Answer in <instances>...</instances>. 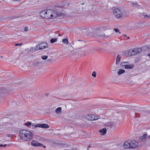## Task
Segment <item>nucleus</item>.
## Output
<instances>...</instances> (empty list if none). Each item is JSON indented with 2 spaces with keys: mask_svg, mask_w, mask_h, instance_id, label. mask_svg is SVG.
I'll return each mask as SVG.
<instances>
[{
  "mask_svg": "<svg viewBox=\"0 0 150 150\" xmlns=\"http://www.w3.org/2000/svg\"><path fill=\"white\" fill-rule=\"evenodd\" d=\"M22 45V44L21 43L16 44H15V46H19V45Z\"/></svg>",
  "mask_w": 150,
  "mask_h": 150,
  "instance_id": "obj_31",
  "label": "nucleus"
},
{
  "mask_svg": "<svg viewBox=\"0 0 150 150\" xmlns=\"http://www.w3.org/2000/svg\"><path fill=\"white\" fill-rule=\"evenodd\" d=\"M62 42L65 44H68L69 43V42L68 39L64 38L62 40Z\"/></svg>",
  "mask_w": 150,
  "mask_h": 150,
  "instance_id": "obj_18",
  "label": "nucleus"
},
{
  "mask_svg": "<svg viewBox=\"0 0 150 150\" xmlns=\"http://www.w3.org/2000/svg\"><path fill=\"white\" fill-rule=\"evenodd\" d=\"M7 146V144L3 145L2 144H0V147H6Z\"/></svg>",
  "mask_w": 150,
  "mask_h": 150,
  "instance_id": "obj_29",
  "label": "nucleus"
},
{
  "mask_svg": "<svg viewBox=\"0 0 150 150\" xmlns=\"http://www.w3.org/2000/svg\"><path fill=\"white\" fill-rule=\"evenodd\" d=\"M123 36H124L125 37H127V35H126L125 34H124L123 35Z\"/></svg>",
  "mask_w": 150,
  "mask_h": 150,
  "instance_id": "obj_36",
  "label": "nucleus"
},
{
  "mask_svg": "<svg viewBox=\"0 0 150 150\" xmlns=\"http://www.w3.org/2000/svg\"><path fill=\"white\" fill-rule=\"evenodd\" d=\"M148 56H150V54H148Z\"/></svg>",
  "mask_w": 150,
  "mask_h": 150,
  "instance_id": "obj_37",
  "label": "nucleus"
},
{
  "mask_svg": "<svg viewBox=\"0 0 150 150\" xmlns=\"http://www.w3.org/2000/svg\"><path fill=\"white\" fill-rule=\"evenodd\" d=\"M62 112V108L61 107H58L55 110V112L57 114H60Z\"/></svg>",
  "mask_w": 150,
  "mask_h": 150,
  "instance_id": "obj_15",
  "label": "nucleus"
},
{
  "mask_svg": "<svg viewBox=\"0 0 150 150\" xmlns=\"http://www.w3.org/2000/svg\"><path fill=\"white\" fill-rule=\"evenodd\" d=\"M48 57V56H42L41 57V58L43 60H46V59Z\"/></svg>",
  "mask_w": 150,
  "mask_h": 150,
  "instance_id": "obj_25",
  "label": "nucleus"
},
{
  "mask_svg": "<svg viewBox=\"0 0 150 150\" xmlns=\"http://www.w3.org/2000/svg\"><path fill=\"white\" fill-rule=\"evenodd\" d=\"M98 37L101 36L104 38H107V36H106L105 35H104L103 34H99L98 35Z\"/></svg>",
  "mask_w": 150,
  "mask_h": 150,
  "instance_id": "obj_23",
  "label": "nucleus"
},
{
  "mask_svg": "<svg viewBox=\"0 0 150 150\" xmlns=\"http://www.w3.org/2000/svg\"><path fill=\"white\" fill-rule=\"evenodd\" d=\"M114 30H115V31L116 32V33H117V32H119V33L120 34L121 33L119 32V31H120V30H119L117 28H114Z\"/></svg>",
  "mask_w": 150,
  "mask_h": 150,
  "instance_id": "obj_26",
  "label": "nucleus"
},
{
  "mask_svg": "<svg viewBox=\"0 0 150 150\" xmlns=\"http://www.w3.org/2000/svg\"><path fill=\"white\" fill-rule=\"evenodd\" d=\"M41 50L40 49H39V44L37 45L36 47L35 48V50L36 51H38L39 50Z\"/></svg>",
  "mask_w": 150,
  "mask_h": 150,
  "instance_id": "obj_27",
  "label": "nucleus"
},
{
  "mask_svg": "<svg viewBox=\"0 0 150 150\" xmlns=\"http://www.w3.org/2000/svg\"><path fill=\"white\" fill-rule=\"evenodd\" d=\"M32 126H34V124H32Z\"/></svg>",
  "mask_w": 150,
  "mask_h": 150,
  "instance_id": "obj_40",
  "label": "nucleus"
},
{
  "mask_svg": "<svg viewBox=\"0 0 150 150\" xmlns=\"http://www.w3.org/2000/svg\"><path fill=\"white\" fill-rule=\"evenodd\" d=\"M134 67V65L133 64L126 65L125 66V68L126 69H132Z\"/></svg>",
  "mask_w": 150,
  "mask_h": 150,
  "instance_id": "obj_17",
  "label": "nucleus"
},
{
  "mask_svg": "<svg viewBox=\"0 0 150 150\" xmlns=\"http://www.w3.org/2000/svg\"><path fill=\"white\" fill-rule=\"evenodd\" d=\"M123 147L125 149H131L130 148V142H125L123 144Z\"/></svg>",
  "mask_w": 150,
  "mask_h": 150,
  "instance_id": "obj_10",
  "label": "nucleus"
},
{
  "mask_svg": "<svg viewBox=\"0 0 150 150\" xmlns=\"http://www.w3.org/2000/svg\"><path fill=\"white\" fill-rule=\"evenodd\" d=\"M38 137V138H40V137Z\"/></svg>",
  "mask_w": 150,
  "mask_h": 150,
  "instance_id": "obj_41",
  "label": "nucleus"
},
{
  "mask_svg": "<svg viewBox=\"0 0 150 150\" xmlns=\"http://www.w3.org/2000/svg\"><path fill=\"white\" fill-rule=\"evenodd\" d=\"M99 132H100L102 135H104L106 133V129L105 128H103L99 130Z\"/></svg>",
  "mask_w": 150,
  "mask_h": 150,
  "instance_id": "obj_13",
  "label": "nucleus"
},
{
  "mask_svg": "<svg viewBox=\"0 0 150 150\" xmlns=\"http://www.w3.org/2000/svg\"><path fill=\"white\" fill-rule=\"evenodd\" d=\"M113 13L115 18L117 19L120 18L123 15L121 11L118 8L114 9L113 11Z\"/></svg>",
  "mask_w": 150,
  "mask_h": 150,
  "instance_id": "obj_4",
  "label": "nucleus"
},
{
  "mask_svg": "<svg viewBox=\"0 0 150 150\" xmlns=\"http://www.w3.org/2000/svg\"><path fill=\"white\" fill-rule=\"evenodd\" d=\"M39 49H43L48 46L46 42H42L39 44Z\"/></svg>",
  "mask_w": 150,
  "mask_h": 150,
  "instance_id": "obj_9",
  "label": "nucleus"
},
{
  "mask_svg": "<svg viewBox=\"0 0 150 150\" xmlns=\"http://www.w3.org/2000/svg\"><path fill=\"white\" fill-rule=\"evenodd\" d=\"M28 28L27 27H25L24 28V32H26L28 31Z\"/></svg>",
  "mask_w": 150,
  "mask_h": 150,
  "instance_id": "obj_30",
  "label": "nucleus"
},
{
  "mask_svg": "<svg viewBox=\"0 0 150 150\" xmlns=\"http://www.w3.org/2000/svg\"><path fill=\"white\" fill-rule=\"evenodd\" d=\"M147 138L149 139H150V135H149L147 137Z\"/></svg>",
  "mask_w": 150,
  "mask_h": 150,
  "instance_id": "obj_35",
  "label": "nucleus"
},
{
  "mask_svg": "<svg viewBox=\"0 0 150 150\" xmlns=\"http://www.w3.org/2000/svg\"><path fill=\"white\" fill-rule=\"evenodd\" d=\"M96 72L95 71H94L92 73V76L94 77H96Z\"/></svg>",
  "mask_w": 150,
  "mask_h": 150,
  "instance_id": "obj_24",
  "label": "nucleus"
},
{
  "mask_svg": "<svg viewBox=\"0 0 150 150\" xmlns=\"http://www.w3.org/2000/svg\"><path fill=\"white\" fill-rule=\"evenodd\" d=\"M147 135L146 134H144L141 137V139L142 140H144L147 137Z\"/></svg>",
  "mask_w": 150,
  "mask_h": 150,
  "instance_id": "obj_22",
  "label": "nucleus"
},
{
  "mask_svg": "<svg viewBox=\"0 0 150 150\" xmlns=\"http://www.w3.org/2000/svg\"><path fill=\"white\" fill-rule=\"evenodd\" d=\"M81 40H78V41H76L75 42L76 43H77V44H79V41H81Z\"/></svg>",
  "mask_w": 150,
  "mask_h": 150,
  "instance_id": "obj_33",
  "label": "nucleus"
},
{
  "mask_svg": "<svg viewBox=\"0 0 150 150\" xmlns=\"http://www.w3.org/2000/svg\"><path fill=\"white\" fill-rule=\"evenodd\" d=\"M106 127H109V128H107V129H110L112 127H114V124L112 122H108L106 123L105 124Z\"/></svg>",
  "mask_w": 150,
  "mask_h": 150,
  "instance_id": "obj_11",
  "label": "nucleus"
},
{
  "mask_svg": "<svg viewBox=\"0 0 150 150\" xmlns=\"http://www.w3.org/2000/svg\"><path fill=\"white\" fill-rule=\"evenodd\" d=\"M91 145H88L87 147V150H89V149L91 147Z\"/></svg>",
  "mask_w": 150,
  "mask_h": 150,
  "instance_id": "obj_32",
  "label": "nucleus"
},
{
  "mask_svg": "<svg viewBox=\"0 0 150 150\" xmlns=\"http://www.w3.org/2000/svg\"><path fill=\"white\" fill-rule=\"evenodd\" d=\"M144 16V18H149L150 19V14L147 15L145 14L143 15Z\"/></svg>",
  "mask_w": 150,
  "mask_h": 150,
  "instance_id": "obj_21",
  "label": "nucleus"
},
{
  "mask_svg": "<svg viewBox=\"0 0 150 150\" xmlns=\"http://www.w3.org/2000/svg\"><path fill=\"white\" fill-rule=\"evenodd\" d=\"M85 117L88 120L93 121L97 120L100 118L98 116L93 114H88L86 115Z\"/></svg>",
  "mask_w": 150,
  "mask_h": 150,
  "instance_id": "obj_5",
  "label": "nucleus"
},
{
  "mask_svg": "<svg viewBox=\"0 0 150 150\" xmlns=\"http://www.w3.org/2000/svg\"><path fill=\"white\" fill-rule=\"evenodd\" d=\"M121 58V57L120 55H118L116 57V64H119L120 63V59Z\"/></svg>",
  "mask_w": 150,
  "mask_h": 150,
  "instance_id": "obj_14",
  "label": "nucleus"
},
{
  "mask_svg": "<svg viewBox=\"0 0 150 150\" xmlns=\"http://www.w3.org/2000/svg\"><path fill=\"white\" fill-rule=\"evenodd\" d=\"M57 40V38H53L50 40V42L52 43H53L56 42Z\"/></svg>",
  "mask_w": 150,
  "mask_h": 150,
  "instance_id": "obj_19",
  "label": "nucleus"
},
{
  "mask_svg": "<svg viewBox=\"0 0 150 150\" xmlns=\"http://www.w3.org/2000/svg\"><path fill=\"white\" fill-rule=\"evenodd\" d=\"M133 5L134 6H135V5H137V4L136 3H133Z\"/></svg>",
  "mask_w": 150,
  "mask_h": 150,
  "instance_id": "obj_34",
  "label": "nucleus"
},
{
  "mask_svg": "<svg viewBox=\"0 0 150 150\" xmlns=\"http://www.w3.org/2000/svg\"><path fill=\"white\" fill-rule=\"evenodd\" d=\"M127 38L128 39H129V37H127Z\"/></svg>",
  "mask_w": 150,
  "mask_h": 150,
  "instance_id": "obj_39",
  "label": "nucleus"
},
{
  "mask_svg": "<svg viewBox=\"0 0 150 150\" xmlns=\"http://www.w3.org/2000/svg\"><path fill=\"white\" fill-rule=\"evenodd\" d=\"M130 148L133 149L136 148L138 145V143L135 141L133 140L130 142Z\"/></svg>",
  "mask_w": 150,
  "mask_h": 150,
  "instance_id": "obj_7",
  "label": "nucleus"
},
{
  "mask_svg": "<svg viewBox=\"0 0 150 150\" xmlns=\"http://www.w3.org/2000/svg\"><path fill=\"white\" fill-rule=\"evenodd\" d=\"M58 36H61V35H60V34H59Z\"/></svg>",
  "mask_w": 150,
  "mask_h": 150,
  "instance_id": "obj_38",
  "label": "nucleus"
},
{
  "mask_svg": "<svg viewBox=\"0 0 150 150\" xmlns=\"http://www.w3.org/2000/svg\"><path fill=\"white\" fill-rule=\"evenodd\" d=\"M125 72V71L122 69H119L117 72V74L118 75H120L123 73Z\"/></svg>",
  "mask_w": 150,
  "mask_h": 150,
  "instance_id": "obj_16",
  "label": "nucleus"
},
{
  "mask_svg": "<svg viewBox=\"0 0 150 150\" xmlns=\"http://www.w3.org/2000/svg\"><path fill=\"white\" fill-rule=\"evenodd\" d=\"M41 72L39 70L35 71L33 74V76H35L33 77V78H37L38 76H39Z\"/></svg>",
  "mask_w": 150,
  "mask_h": 150,
  "instance_id": "obj_12",
  "label": "nucleus"
},
{
  "mask_svg": "<svg viewBox=\"0 0 150 150\" xmlns=\"http://www.w3.org/2000/svg\"><path fill=\"white\" fill-rule=\"evenodd\" d=\"M142 51V50L141 48H135L130 50L129 53L131 55H136L141 53Z\"/></svg>",
  "mask_w": 150,
  "mask_h": 150,
  "instance_id": "obj_3",
  "label": "nucleus"
},
{
  "mask_svg": "<svg viewBox=\"0 0 150 150\" xmlns=\"http://www.w3.org/2000/svg\"><path fill=\"white\" fill-rule=\"evenodd\" d=\"M40 15L43 18L52 19L57 17L63 16L64 14L62 10L59 9H55L54 10L48 9L44 10L40 13Z\"/></svg>",
  "mask_w": 150,
  "mask_h": 150,
  "instance_id": "obj_1",
  "label": "nucleus"
},
{
  "mask_svg": "<svg viewBox=\"0 0 150 150\" xmlns=\"http://www.w3.org/2000/svg\"><path fill=\"white\" fill-rule=\"evenodd\" d=\"M31 144L33 146H34L36 147L40 146L43 147L45 148H46V146H45L43 144L41 143H39L37 141L35 140H33L31 142Z\"/></svg>",
  "mask_w": 150,
  "mask_h": 150,
  "instance_id": "obj_6",
  "label": "nucleus"
},
{
  "mask_svg": "<svg viewBox=\"0 0 150 150\" xmlns=\"http://www.w3.org/2000/svg\"><path fill=\"white\" fill-rule=\"evenodd\" d=\"M38 127L42 128H43L46 129L48 128L49 127V126L48 124H38L36 125L35 126V128Z\"/></svg>",
  "mask_w": 150,
  "mask_h": 150,
  "instance_id": "obj_8",
  "label": "nucleus"
},
{
  "mask_svg": "<svg viewBox=\"0 0 150 150\" xmlns=\"http://www.w3.org/2000/svg\"><path fill=\"white\" fill-rule=\"evenodd\" d=\"M32 125V123L30 122H28V123H25V125L26 126H30Z\"/></svg>",
  "mask_w": 150,
  "mask_h": 150,
  "instance_id": "obj_28",
  "label": "nucleus"
},
{
  "mask_svg": "<svg viewBox=\"0 0 150 150\" xmlns=\"http://www.w3.org/2000/svg\"><path fill=\"white\" fill-rule=\"evenodd\" d=\"M19 135L21 139L24 142L31 140L33 138V134L26 129H23L20 131Z\"/></svg>",
  "mask_w": 150,
  "mask_h": 150,
  "instance_id": "obj_2",
  "label": "nucleus"
},
{
  "mask_svg": "<svg viewBox=\"0 0 150 150\" xmlns=\"http://www.w3.org/2000/svg\"><path fill=\"white\" fill-rule=\"evenodd\" d=\"M127 62H122L120 64V65L122 67H125V66L127 64Z\"/></svg>",
  "mask_w": 150,
  "mask_h": 150,
  "instance_id": "obj_20",
  "label": "nucleus"
}]
</instances>
